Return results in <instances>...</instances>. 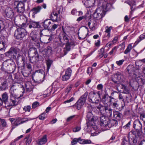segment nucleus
I'll use <instances>...</instances> for the list:
<instances>
[{"instance_id": "1", "label": "nucleus", "mask_w": 145, "mask_h": 145, "mask_svg": "<svg viewBox=\"0 0 145 145\" xmlns=\"http://www.w3.org/2000/svg\"><path fill=\"white\" fill-rule=\"evenodd\" d=\"M18 84L17 83H15L13 84L12 86L10 89V101L12 103H11V105L12 106H16L18 104V102L17 101V99L23 96V93L24 92V91H23L22 93V94H20V97H18L16 93V88L15 89V88L14 87L18 86Z\"/></svg>"}, {"instance_id": "43", "label": "nucleus", "mask_w": 145, "mask_h": 145, "mask_svg": "<svg viewBox=\"0 0 145 145\" xmlns=\"http://www.w3.org/2000/svg\"><path fill=\"white\" fill-rule=\"evenodd\" d=\"M2 86H1L0 88L2 90H5L7 87V82L6 81H5L1 84Z\"/></svg>"}, {"instance_id": "22", "label": "nucleus", "mask_w": 145, "mask_h": 145, "mask_svg": "<svg viewBox=\"0 0 145 145\" xmlns=\"http://www.w3.org/2000/svg\"><path fill=\"white\" fill-rule=\"evenodd\" d=\"M87 117L89 121L94 122L97 119L96 116H94L92 113L90 112H88Z\"/></svg>"}, {"instance_id": "3", "label": "nucleus", "mask_w": 145, "mask_h": 145, "mask_svg": "<svg viewBox=\"0 0 145 145\" xmlns=\"http://www.w3.org/2000/svg\"><path fill=\"white\" fill-rule=\"evenodd\" d=\"M96 107L103 114L109 116H112V110L108 106H105L99 104L98 106H97Z\"/></svg>"}, {"instance_id": "56", "label": "nucleus", "mask_w": 145, "mask_h": 145, "mask_svg": "<svg viewBox=\"0 0 145 145\" xmlns=\"http://www.w3.org/2000/svg\"><path fill=\"white\" fill-rule=\"evenodd\" d=\"M5 28L4 24L3 22L0 21V32L3 30Z\"/></svg>"}, {"instance_id": "6", "label": "nucleus", "mask_w": 145, "mask_h": 145, "mask_svg": "<svg viewBox=\"0 0 145 145\" xmlns=\"http://www.w3.org/2000/svg\"><path fill=\"white\" fill-rule=\"evenodd\" d=\"M105 12L103 8L100 7L97 8L93 14L94 18L99 20L101 19L105 15Z\"/></svg>"}, {"instance_id": "61", "label": "nucleus", "mask_w": 145, "mask_h": 145, "mask_svg": "<svg viewBox=\"0 0 145 145\" xmlns=\"http://www.w3.org/2000/svg\"><path fill=\"white\" fill-rule=\"evenodd\" d=\"M78 138H74L71 142V144L72 145H74L78 142Z\"/></svg>"}, {"instance_id": "18", "label": "nucleus", "mask_w": 145, "mask_h": 145, "mask_svg": "<svg viewBox=\"0 0 145 145\" xmlns=\"http://www.w3.org/2000/svg\"><path fill=\"white\" fill-rule=\"evenodd\" d=\"M96 0H85L84 2V5L86 7H91L94 5Z\"/></svg>"}, {"instance_id": "41", "label": "nucleus", "mask_w": 145, "mask_h": 145, "mask_svg": "<svg viewBox=\"0 0 145 145\" xmlns=\"http://www.w3.org/2000/svg\"><path fill=\"white\" fill-rule=\"evenodd\" d=\"M29 24L27 23V20L26 19V21L25 23H23L21 25H19L18 26V28H21V29H24L26 27L27 25H28Z\"/></svg>"}, {"instance_id": "40", "label": "nucleus", "mask_w": 145, "mask_h": 145, "mask_svg": "<svg viewBox=\"0 0 145 145\" xmlns=\"http://www.w3.org/2000/svg\"><path fill=\"white\" fill-rule=\"evenodd\" d=\"M106 27L107 28L105 30V32L106 33H108L107 36L109 37L110 36V31L111 29H112L113 27L112 26H110L109 27H108L107 26Z\"/></svg>"}, {"instance_id": "12", "label": "nucleus", "mask_w": 145, "mask_h": 145, "mask_svg": "<svg viewBox=\"0 0 145 145\" xmlns=\"http://www.w3.org/2000/svg\"><path fill=\"white\" fill-rule=\"evenodd\" d=\"M8 96L7 93H3L2 95V98L3 101L5 104V106L6 107H9L10 106H12L11 105V103H12L11 101L10 103L8 101Z\"/></svg>"}, {"instance_id": "59", "label": "nucleus", "mask_w": 145, "mask_h": 145, "mask_svg": "<svg viewBox=\"0 0 145 145\" xmlns=\"http://www.w3.org/2000/svg\"><path fill=\"white\" fill-rule=\"evenodd\" d=\"M140 119L143 121L144 123L145 124V114H141L140 116Z\"/></svg>"}, {"instance_id": "64", "label": "nucleus", "mask_w": 145, "mask_h": 145, "mask_svg": "<svg viewBox=\"0 0 145 145\" xmlns=\"http://www.w3.org/2000/svg\"><path fill=\"white\" fill-rule=\"evenodd\" d=\"M72 88V86H69L67 87L65 91V92L67 93V94H68L70 92Z\"/></svg>"}, {"instance_id": "42", "label": "nucleus", "mask_w": 145, "mask_h": 145, "mask_svg": "<svg viewBox=\"0 0 145 145\" xmlns=\"http://www.w3.org/2000/svg\"><path fill=\"white\" fill-rule=\"evenodd\" d=\"M52 63V60L50 59L47 60L46 61V63L47 66V70L48 71Z\"/></svg>"}, {"instance_id": "10", "label": "nucleus", "mask_w": 145, "mask_h": 145, "mask_svg": "<svg viewBox=\"0 0 145 145\" xmlns=\"http://www.w3.org/2000/svg\"><path fill=\"white\" fill-rule=\"evenodd\" d=\"M100 125L101 126L105 127H108L109 120L108 118L105 116H102L100 118Z\"/></svg>"}, {"instance_id": "37", "label": "nucleus", "mask_w": 145, "mask_h": 145, "mask_svg": "<svg viewBox=\"0 0 145 145\" xmlns=\"http://www.w3.org/2000/svg\"><path fill=\"white\" fill-rule=\"evenodd\" d=\"M132 49V44H129L127 46V48L126 49L125 51L124 52V54H127L130 52L131 50Z\"/></svg>"}, {"instance_id": "8", "label": "nucleus", "mask_w": 145, "mask_h": 145, "mask_svg": "<svg viewBox=\"0 0 145 145\" xmlns=\"http://www.w3.org/2000/svg\"><path fill=\"white\" fill-rule=\"evenodd\" d=\"M123 79V76L119 72L113 75L112 77V81L115 83H117L118 82H122Z\"/></svg>"}, {"instance_id": "50", "label": "nucleus", "mask_w": 145, "mask_h": 145, "mask_svg": "<svg viewBox=\"0 0 145 145\" xmlns=\"http://www.w3.org/2000/svg\"><path fill=\"white\" fill-rule=\"evenodd\" d=\"M121 88L123 89V92L125 93H129L128 89L126 86L123 84L121 85Z\"/></svg>"}, {"instance_id": "38", "label": "nucleus", "mask_w": 145, "mask_h": 145, "mask_svg": "<svg viewBox=\"0 0 145 145\" xmlns=\"http://www.w3.org/2000/svg\"><path fill=\"white\" fill-rule=\"evenodd\" d=\"M118 39V37H115L113 40L112 41V43H111L110 42H109L108 43H107L106 44V46H109L110 47L111 46V45L112 44H114L115 43H116L117 42V41Z\"/></svg>"}, {"instance_id": "58", "label": "nucleus", "mask_w": 145, "mask_h": 145, "mask_svg": "<svg viewBox=\"0 0 145 145\" xmlns=\"http://www.w3.org/2000/svg\"><path fill=\"white\" fill-rule=\"evenodd\" d=\"M39 105V103L37 102H35L33 103L32 105V107L33 108H35Z\"/></svg>"}, {"instance_id": "32", "label": "nucleus", "mask_w": 145, "mask_h": 145, "mask_svg": "<svg viewBox=\"0 0 145 145\" xmlns=\"http://www.w3.org/2000/svg\"><path fill=\"white\" fill-rule=\"evenodd\" d=\"M41 8V7L39 6L33 8L31 10V11L33 12V14L34 15L39 12Z\"/></svg>"}, {"instance_id": "36", "label": "nucleus", "mask_w": 145, "mask_h": 145, "mask_svg": "<svg viewBox=\"0 0 145 145\" xmlns=\"http://www.w3.org/2000/svg\"><path fill=\"white\" fill-rule=\"evenodd\" d=\"M115 93H117V94H118L119 99H122V101H123V102L124 103L125 102L124 100V99H123V96L121 94L119 93L118 92L116 91H113V92H112L111 93V95L112 96H114V94Z\"/></svg>"}, {"instance_id": "11", "label": "nucleus", "mask_w": 145, "mask_h": 145, "mask_svg": "<svg viewBox=\"0 0 145 145\" xmlns=\"http://www.w3.org/2000/svg\"><path fill=\"white\" fill-rule=\"evenodd\" d=\"M38 73V76H40L38 81L40 82H42L44 80L45 77V73L44 71L42 69H39L36 71L35 72V73Z\"/></svg>"}, {"instance_id": "4", "label": "nucleus", "mask_w": 145, "mask_h": 145, "mask_svg": "<svg viewBox=\"0 0 145 145\" xmlns=\"http://www.w3.org/2000/svg\"><path fill=\"white\" fill-rule=\"evenodd\" d=\"M49 31L46 29H44L40 32V40L41 42L44 43L49 42L52 39V38L50 35H47L45 33L49 32Z\"/></svg>"}, {"instance_id": "15", "label": "nucleus", "mask_w": 145, "mask_h": 145, "mask_svg": "<svg viewBox=\"0 0 145 145\" xmlns=\"http://www.w3.org/2000/svg\"><path fill=\"white\" fill-rule=\"evenodd\" d=\"M126 3L131 7V11L130 13L131 14H132V11L134 10L136 8V2L134 0H128L126 1Z\"/></svg>"}, {"instance_id": "55", "label": "nucleus", "mask_w": 145, "mask_h": 145, "mask_svg": "<svg viewBox=\"0 0 145 145\" xmlns=\"http://www.w3.org/2000/svg\"><path fill=\"white\" fill-rule=\"evenodd\" d=\"M131 140H132V143L134 144H136L137 143V142L140 140L139 139L136 138L135 137H133L132 138Z\"/></svg>"}, {"instance_id": "20", "label": "nucleus", "mask_w": 145, "mask_h": 145, "mask_svg": "<svg viewBox=\"0 0 145 145\" xmlns=\"http://www.w3.org/2000/svg\"><path fill=\"white\" fill-rule=\"evenodd\" d=\"M30 25L29 28L30 29L32 27L33 28H39L40 27L39 23L38 22L31 20L29 21Z\"/></svg>"}, {"instance_id": "28", "label": "nucleus", "mask_w": 145, "mask_h": 145, "mask_svg": "<svg viewBox=\"0 0 145 145\" xmlns=\"http://www.w3.org/2000/svg\"><path fill=\"white\" fill-rule=\"evenodd\" d=\"M5 54L6 56L10 58H16V56L14 55L11 48H10L9 50L6 52Z\"/></svg>"}, {"instance_id": "27", "label": "nucleus", "mask_w": 145, "mask_h": 145, "mask_svg": "<svg viewBox=\"0 0 145 145\" xmlns=\"http://www.w3.org/2000/svg\"><path fill=\"white\" fill-rule=\"evenodd\" d=\"M58 14L57 13V11L54 10L51 14V18L53 21H57L58 20Z\"/></svg>"}, {"instance_id": "13", "label": "nucleus", "mask_w": 145, "mask_h": 145, "mask_svg": "<svg viewBox=\"0 0 145 145\" xmlns=\"http://www.w3.org/2000/svg\"><path fill=\"white\" fill-rule=\"evenodd\" d=\"M29 57H30L38 55V52L36 48H30L28 52Z\"/></svg>"}, {"instance_id": "47", "label": "nucleus", "mask_w": 145, "mask_h": 145, "mask_svg": "<svg viewBox=\"0 0 145 145\" xmlns=\"http://www.w3.org/2000/svg\"><path fill=\"white\" fill-rule=\"evenodd\" d=\"M72 70L70 68H68L66 70L65 74L70 77L71 76Z\"/></svg>"}, {"instance_id": "35", "label": "nucleus", "mask_w": 145, "mask_h": 145, "mask_svg": "<svg viewBox=\"0 0 145 145\" xmlns=\"http://www.w3.org/2000/svg\"><path fill=\"white\" fill-rule=\"evenodd\" d=\"M99 55L97 56V58H99V59L101 58L104 56V54L105 53V49L103 48L100 49V50L99 51Z\"/></svg>"}, {"instance_id": "54", "label": "nucleus", "mask_w": 145, "mask_h": 145, "mask_svg": "<svg viewBox=\"0 0 145 145\" xmlns=\"http://www.w3.org/2000/svg\"><path fill=\"white\" fill-rule=\"evenodd\" d=\"M70 50V46L69 45H66L64 49V52H65V55H66L68 51H69Z\"/></svg>"}, {"instance_id": "48", "label": "nucleus", "mask_w": 145, "mask_h": 145, "mask_svg": "<svg viewBox=\"0 0 145 145\" xmlns=\"http://www.w3.org/2000/svg\"><path fill=\"white\" fill-rule=\"evenodd\" d=\"M121 145H129V142L126 140L125 137H124L122 140Z\"/></svg>"}, {"instance_id": "53", "label": "nucleus", "mask_w": 145, "mask_h": 145, "mask_svg": "<svg viewBox=\"0 0 145 145\" xmlns=\"http://www.w3.org/2000/svg\"><path fill=\"white\" fill-rule=\"evenodd\" d=\"M70 77L65 74L62 76V79L63 81H66L69 79Z\"/></svg>"}, {"instance_id": "23", "label": "nucleus", "mask_w": 145, "mask_h": 145, "mask_svg": "<svg viewBox=\"0 0 145 145\" xmlns=\"http://www.w3.org/2000/svg\"><path fill=\"white\" fill-rule=\"evenodd\" d=\"M111 97L107 95H105L102 99V102L105 105L108 104L110 103Z\"/></svg>"}, {"instance_id": "39", "label": "nucleus", "mask_w": 145, "mask_h": 145, "mask_svg": "<svg viewBox=\"0 0 145 145\" xmlns=\"http://www.w3.org/2000/svg\"><path fill=\"white\" fill-rule=\"evenodd\" d=\"M143 62L145 63L144 59L137 60L135 62V65L138 67L142 65Z\"/></svg>"}, {"instance_id": "19", "label": "nucleus", "mask_w": 145, "mask_h": 145, "mask_svg": "<svg viewBox=\"0 0 145 145\" xmlns=\"http://www.w3.org/2000/svg\"><path fill=\"white\" fill-rule=\"evenodd\" d=\"M136 132L133 131L131 132V135H133V136L135 137L136 138L140 140L141 138L142 137V133L141 130H137Z\"/></svg>"}, {"instance_id": "52", "label": "nucleus", "mask_w": 145, "mask_h": 145, "mask_svg": "<svg viewBox=\"0 0 145 145\" xmlns=\"http://www.w3.org/2000/svg\"><path fill=\"white\" fill-rule=\"evenodd\" d=\"M25 112H30L31 109V106L30 105L25 106L23 108Z\"/></svg>"}, {"instance_id": "45", "label": "nucleus", "mask_w": 145, "mask_h": 145, "mask_svg": "<svg viewBox=\"0 0 145 145\" xmlns=\"http://www.w3.org/2000/svg\"><path fill=\"white\" fill-rule=\"evenodd\" d=\"M25 139H26V145H29L31 143L32 141V139L29 136L26 137Z\"/></svg>"}, {"instance_id": "24", "label": "nucleus", "mask_w": 145, "mask_h": 145, "mask_svg": "<svg viewBox=\"0 0 145 145\" xmlns=\"http://www.w3.org/2000/svg\"><path fill=\"white\" fill-rule=\"evenodd\" d=\"M47 141V136L46 135H44L41 138L38 140L37 144L39 145H42L45 144Z\"/></svg>"}, {"instance_id": "46", "label": "nucleus", "mask_w": 145, "mask_h": 145, "mask_svg": "<svg viewBox=\"0 0 145 145\" xmlns=\"http://www.w3.org/2000/svg\"><path fill=\"white\" fill-rule=\"evenodd\" d=\"M46 117V113L45 112L42 113L38 117L39 119L40 120H44Z\"/></svg>"}, {"instance_id": "34", "label": "nucleus", "mask_w": 145, "mask_h": 145, "mask_svg": "<svg viewBox=\"0 0 145 145\" xmlns=\"http://www.w3.org/2000/svg\"><path fill=\"white\" fill-rule=\"evenodd\" d=\"M145 39V33H144L143 34L140 35L139 37L137 39V40L135 42V43L136 44L139 43L141 40Z\"/></svg>"}, {"instance_id": "29", "label": "nucleus", "mask_w": 145, "mask_h": 145, "mask_svg": "<svg viewBox=\"0 0 145 145\" xmlns=\"http://www.w3.org/2000/svg\"><path fill=\"white\" fill-rule=\"evenodd\" d=\"M39 59V55L31 57L30 58L29 61L30 62L33 63H35L37 62Z\"/></svg>"}, {"instance_id": "63", "label": "nucleus", "mask_w": 145, "mask_h": 145, "mask_svg": "<svg viewBox=\"0 0 145 145\" xmlns=\"http://www.w3.org/2000/svg\"><path fill=\"white\" fill-rule=\"evenodd\" d=\"M116 101H117L116 99L113 97H111L109 104H111L112 105L113 103H114Z\"/></svg>"}, {"instance_id": "51", "label": "nucleus", "mask_w": 145, "mask_h": 145, "mask_svg": "<svg viewBox=\"0 0 145 145\" xmlns=\"http://www.w3.org/2000/svg\"><path fill=\"white\" fill-rule=\"evenodd\" d=\"M63 10V7L61 6H59L57 7L56 8L55 10H54L55 11H57V13L58 14H59Z\"/></svg>"}, {"instance_id": "7", "label": "nucleus", "mask_w": 145, "mask_h": 145, "mask_svg": "<svg viewBox=\"0 0 145 145\" xmlns=\"http://www.w3.org/2000/svg\"><path fill=\"white\" fill-rule=\"evenodd\" d=\"M14 34L16 39H22L27 35V32L25 29L18 28L15 31Z\"/></svg>"}, {"instance_id": "9", "label": "nucleus", "mask_w": 145, "mask_h": 145, "mask_svg": "<svg viewBox=\"0 0 145 145\" xmlns=\"http://www.w3.org/2000/svg\"><path fill=\"white\" fill-rule=\"evenodd\" d=\"M15 4L16 5L15 9L17 11L20 13H22L24 12L25 10L24 4L22 2H16Z\"/></svg>"}, {"instance_id": "49", "label": "nucleus", "mask_w": 145, "mask_h": 145, "mask_svg": "<svg viewBox=\"0 0 145 145\" xmlns=\"http://www.w3.org/2000/svg\"><path fill=\"white\" fill-rule=\"evenodd\" d=\"M0 121L1 123V124L2 125V127H7V124L5 120L3 119H0Z\"/></svg>"}, {"instance_id": "60", "label": "nucleus", "mask_w": 145, "mask_h": 145, "mask_svg": "<svg viewBox=\"0 0 145 145\" xmlns=\"http://www.w3.org/2000/svg\"><path fill=\"white\" fill-rule=\"evenodd\" d=\"M81 129V127L80 125L76 126L73 129V131L74 132H76L79 131Z\"/></svg>"}, {"instance_id": "33", "label": "nucleus", "mask_w": 145, "mask_h": 145, "mask_svg": "<svg viewBox=\"0 0 145 145\" xmlns=\"http://www.w3.org/2000/svg\"><path fill=\"white\" fill-rule=\"evenodd\" d=\"M122 116V114L116 111L114 113V117L118 120H120Z\"/></svg>"}, {"instance_id": "21", "label": "nucleus", "mask_w": 145, "mask_h": 145, "mask_svg": "<svg viewBox=\"0 0 145 145\" xmlns=\"http://www.w3.org/2000/svg\"><path fill=\"white\" fill-rule=\"evenodd\" d=\"M127 72L129 74H134L135 69L133 65H129L126 68Z\"/></svg>"}, {"instance_id": "17", "label": "nucleus", "mask_w": 145, "mask_h": 145, "mask_svg": "<svg viewBox=\"0 0 145 145\" xmlns=\"http://www.w3.org/2000/svg\"><path fill=\"white\" fill-rule=\"evenodd\" d=\"M133 127L136 130H141L142 128V125L140 120L136 119L134 122Z\"/></svg>"}, {"instance_id": "62", "label": "nucleus", "mask_w": 145, "mask_h": 145, "mask_svg": "<svg viewBox=\"0 0 145 145\" xmlns=\"http://www.w3.org/2000/svg\"><path fill=\"white\" fill-rule=\"evenodd\" d=\"M92 71V69L91 67H89L88 68L87 70V73L88 74L90 75Z\"/></svg>"}, {"instance_id": "31", "label": "nucleus", "mask_w": 145, "mask_h": 145, "mask_svg": "<svg viewBox=\"0 0 145 145\" xmlns=\"http://www.w3.org/2000/svg\"><path fill=\"white\" fill-rule=\"evenodd\" d=\"M51 24V22L49 20L47 19L45 20L44 22L43 26L46 29L48 28Z\"/></svg>"}, {"instance_id": "5", "label": "nucleus", "mask_w": 145, "mask_h": 145, "mask_svg": "<svg viewBox=\"0 0 145 145\" xmlns=\"http://www.w3.org/2000/svg\"><path fill=\"white\" fill-rule=\"evenodd\" d=\"M100 95V94L99 92L96 93L93 92H90L89 94L88 97L89 102L95 104H98L100 102L99 99Z\"/></svg>"}, {"instance_id": "14", "label": "nucleus", "mask_w": 145, "mask_h": 145, "mask_svg": "<svg viewBox=\"0 0 145 145\" xmlns=\"http://www.w3.org/2000/svg\"><path fill=\"white\" fill-rule=\"evenodd\" d=\"M9 120L11 121V123H14L15 122L16 126L23 123L28 120V119L26 118L24 119L23 120H16L15 119L12 118H10Z\"/></svg>"}, {"instance_id": "2", "label": "nucleus", "mask_w": 145, "mask_h": 145, "mask_svg": "<svg viewBox=\"0 0 145 145\" xmlns=\"http://www.w3.org/2000/svg\"><path fill=\"white\" fill-rule=\"evenodd\" d=\"M88 95V93L87 92H86L82 95L80 97V99L73 106L74 108H76L78 110L80 109L85 103Z\"/></svg>"}, {"instance_id": "26", "label": "nucleus", "mask_w": 145, "mask_h": 145, "mask_svg": "<svg viewBox=\"0 0 145 145\" xmlns=\"http://www.w3.org/2000/svg\"><path fill=\"white\" fill-rule=\"evenodd\" d=\"M90 29L92 31L95 30V26L96 25V22L95 21H91L89 22L88 23Z\"/></svg>"}, {"instance_id": "30", "label": "nucleus", "mask_w": 145, "mask_h": 145, "mask_svg": "<svg viewBox=\"0 0 145 145\" xmlns=\"http://www.w3.org/2000/svg\"><path fill=\"white\" fill-rule=\"evenodd\" d=\"M11 48L14 54H19L18 55L17 58L21 56V54L19 53L20 52V49L16 47H11Z\"/></svg>"}, {"instance_id": "44", "label": "nucleus", "mask_w": 145, "mask_h": 145, "mask_svg": "<svg viewBox=\"0 0 145 145\" xmlns=\"http://www.w3.org/2000/svg\"><path fill=\"white\" fill-rule=\"evenodd\" d=\"M52 48L50 46L48 47L46 52V54L48 56L51 55L52 54Z\"/></svg>"}, {"instance_id": "16", "label": "nucleus", "mask_w": 145, "mask_h": 145, "mask_svg": "<svg viewBox=\"0 0 145 145\" xmlns=\"http://www.w3.org/2000/svg\"><path fill=\"white\" fill-rule=\"evenodd\" d=\"M5 15L7 18H12L13 16L14 13L13 9L10 8H7L5 11Z\"/></svg>"}, {"instance_id": "25", "label": "nucleus", "mask_w": 145, "mask_h": 145, "mask_svg": "<svg viewBox=\"0 0 145 145\" xmlns=\"http://www.w3.org/2000/svg\"><path fill=\"white\" fill-rule=\"evenodd\" d=\"M117 124V121L115 120H109L108 122V127H107V129H108L109 128L113 126H116Z\"/></svg>"}, {"instance_id": "57", "label": "nucleus", "mask_w": 145, "mask_h": 145, "mask_svg": "<svg viewBox=\"0 0 145 145\" xmlns=\"http://www.w3.org/2000/svg\"><path fill=\"white\" fill-rule=\"evenodd\" d=\"M124 59H121L120 60L118 61H117L116 62V63L118 65V66H121V65L123 62H124Z\"/></svg>"}]
</instances>
